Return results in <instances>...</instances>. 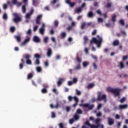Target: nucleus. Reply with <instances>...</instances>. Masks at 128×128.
Wrapping results in <instances>:
<instances>
[{
	"label": "nucleus",
	"instance_id": "f257e3e1",
	"mask_svg": "<svg viewBox=\"0 0 128 128\" xmlns=\"http://www.w3.org/2000/svg\"><path fill=\"white\" fill-rule=\"evenodd\" d=\"M106 90L108 92H112L114 94V98L118 97V98H120V92H122V89L120 88H112L108 86L106 88Z\"/></svg>",
	"mask_w": 128,
	"mask_h": 128
},
{
	"label": "nucleus",
	"instance_id": "f03ea898",
	"mask_svg": "<svg viewBox=\"0 0 128 128\" xmlns=\"http://www.w3.org/2000/svg\"><path fill=\"white\" fill-rule=\"evenodd\" d=\"M97 94V98L95 99L94 98H92L91 100L92 102L94 103L96 102H102V100H106V95H102V92H98Z\"/></svg>",
	"mask_w": 128,
	"mask_h": 128
},
{
	"label": "nucleus",
	"instance_id": "7ed1b4c3",
	"mask_svg": "<svg viewBox=\"0 0 128 128\" xmlns=\"http://www.w3.org/2000/svg\"><path fill=\"white\" fill-rule=\"evenodd\" d=\"M22 58H25L26 60V64H32V60H30V58H32V56L30 54H24L22 56Z\"/></svg>",
	"mask_w": 128,
	"mask_h": 128
},
{
	"label": "nucleus",
	"instance_id": "20e7f679",
	"mask_svg": "<svg viewBox=\"0 0 128 128\" xmlns=\"http://www.w3.org/2000/svg\"><path fill=\"white\" fill-rule=\"evenodd\" d=\"M90 104L88 103H85L84 104H80V106H83V108H88L90 110H92L94 108V104H92L90 106Z\"/></svg>",
	"mask_w": 128,
	"mask_h": 128
},
{
	"label": "nucleus",
	"instance_id": "39448f33",
	"mask_svg": "<svg viewBox=\"0 0 128 128\" xmlns=\"http://www.w3.org/2000/svg\"><path fill=\"white\" fill-rule=\"evenodd\" d=\"M13 16H14V18L13 19V20L14 22L18 24V22H22V18L20 16V15H18V13H14Z\"/></svg>",
	"mask_w": 128,
	"mask_h": 128
},
{
	"label": "nucleus",
	"instance_id": "423d86ee",
	"mask_svg": "<svg viewBox=\"0 0 128 128\" xmlns=\"http://www.w3.org/2000/svg\"><path fill=\"white\" fill-rule=\"evenodd\" d=\"M92 26V22L86 23V22H84L82 23L80 28L81 30H84V28H88V26Z\"/></svg>",
	"mask_w": 128,
	"mask_h": 128
},
{
	"label": "nucleus",
	"instance_id": "0eeeda50",
	"mask_svg": "<svg viewBox=\"0 0 128 128\" xmlns=\"http://www.w3.org/2000/svg\"><path fill=\"white\" fill-rule=\"evenodd\" d=\"M34 57L36 58L35 62H34V64H36L37 66H38L40 64V58L42 57L40 56V54H36L34 55Z\"/></svg>",
	"mask_w": 128,
	"mask_h": 128
},
{
	"label": "nucleus",
	"instance_id": "6e6552de",
	"mask_svg": "<svg viewBox=\"0 0 128 128\" xmlns=\"http://www.w3.org/2000/svg\"><path fill=\"white\" fill-rule=\"evenodd\" d=\"M42 86L44 88L41 90L42 94H48V86L44 84H43Z\"/></svg>",
	"mask_w": 128,
	"mask_h": 128
},
{
	"label": "nucleus",
	"instance_id": "1a4fd4ad",
	"mask_svg": "<svg viewBox=\"0 0 128 128\" xmlns=\"http://www.w3.org/2000/svg\"><path fill=\"white\" fill-rule=\"evenodd\" d=\"M42 18V15L39 14L37 16L36 19V24H40V20Z\"/></svg>",
	"mask_w": 128,
	"mask_h": 128
},
{
	"label": "nucleus",
	"instance_id": "9d476101",
	"mask_svg": "<svg viewBox=\"0 0 128 128\" xmlns=\"http://www.w3.org/2000/svg\"><path fill=\"white\" fill-rule=\"evenodd\" d=\"M34 14V10L32 9L30 10V12L27 13L26 15V18L28 20H29V18H30V16Z\"/></svg>",
	"mask_w": 128,
	"mask_h": 128
},
{
	"label": "nucleus",
	"instance_id": "9b49d317",
	"mask_svg": "<svg viewBox=\"0 0 128 128\" xmlns=\"http://www.w3.org/2000/svg\"><path fill=\"white\" fill-rule=\"evenodd\" d=\"M64 82V79L62 78H60L57 82V86H62V84Z\"/></svg>",
	"mask_w": 128,
	"mask_h": 128
},
{
	"label": "nucleus",
	"instance_id": "f8f14e48",
	"mask_svg": "<svg viewBox=\"0 0 128 128\" xmlns=\"http://www.w3.org/2000/svg\"><path fill=\"white\" fill-rule=\"evenodd\" d=\"M87 16L88 18H92L94 16V12L92 11H90L87 14Z\"/></svg>",
	"mask_w": 128,
	"mask_h": 128
},
{
	"label": "nucleus",
	"instance_id": "ddd939ff",
	"mask_svg": "<svg viewBox=\"0 0 128 128\" xmlns=\"http://www.w3.org/2000/svg\"><path fill=\"white\" fill-rule=\"evenodd\" d=\"M118 66L120 70H122V68H124V62H118Z\"/></svg>",
	"mask_w": 128,
	"mask_h": 128
},
{
	"label": "nucleus",
	"instance_id": "4468645a",
	"mask_svg": "<svg viewBox=\"0 0 128 128\" xmlns=\"http://www.w3.org/2000/svg\"><path fill=\"white\" fill-rule=\"evenodd\" d=\"M33 40L34 42H40V39L38 36H34L33 38Z\"/></svg>",
	"mask_w": 128,
	"mask_h": 128
},
{
	"label": "nucleus",
	"instance_id": "2eb2a0df",
	"mask_svg": "<svg viewBox=\"0 0 128 128\" xmlns=\"http://www.w3.org/2000/svg\"><path fill=\"white\" fill-rule=\"evenodd\" d=\"M96 37L99 38L100 40L99 42H97L96 44H97L98 48H100V44H102V38H100V35H97Z\"/></svg>",
	"mask_w": 128,
	"mask_h": 128
},
{
	"label": "nucleus",
	"instance_id": "dca6fc26",
	"mask_svg": "<svg viewBox=\"0 0 128 128\" xmlns=\"http://www.w3.org/2000/svg\"><path fill=\"white\" fill-rule=\"evenodd\" d=\"M108 124L109 126H112L114 124V120L112 118H108Z\"/></svg>",
	"mask_w": 128,
	"mask_h": 128
},
{
	"label": "nucleus",
	"instance_id": "f3484780",
	"mask_svg": "<svg viewBox=\"0 0 128 128\" xmlns=\"http://www.w3.org/2000/svg\"><path fill=\"white\" fill-rule=\"evenodd\" d=\"M112 44L114 46H116L120 44V41L118 40H114Z\"/></svg>",
	"mask_w": 128,
	"mask_h": 128
},
{
	"label": "nucleus",
	"instance_id": "a211bd4d",
	"mask_svg": "<svg viewBox=\"0 0 128 128\" xmlns=\"http://www.w3.org/2000/svg\"><path fill=\"white\" fill-rule=\"evenodd\" d=\"M30 40V38H28L24 40L23 42L22 43V46H24V44H26Z\"/></svg>",
	"mask_w": 128,
	"mask_h": 128
},
{
	"label": "nucleus",
	"instance_id": "6ab92c4d",
	"mask_svg": "<svg viewBox=\"0 0 128 128\" xmlns=\"http://www.w3.org/2000/svg\"><path fill=\"white\" fill-rule=\"evenodd\" d=\"M111 20L113 24H114V22H116V14H114L113 16H112Z\"/></svg>",
	"mask_w": 128,
	"mask_h": 128
},
{
	"label": "nucleus",
	"instance_id": "aec40b11",
	"mask_svg": "<svg viewBox=\"0 0 128 128\" xmlns=\"http://www.w3.org/2000/svg\"><path fill=\"white\" fill-rule=\"evenodd\" d=\"M58 106H60L58 102H56V105L55 106H54L52 104H50V108H58Z\"/></svg>",
	"mask_w": 128,
	"mask_h": 128
},
{
	"label": "nucleus",
	"instance_id": "412c9836",
	"mask_svg": "<svg viewBox=\"0 0 128 128\" xmlns=\"http://www.w3.org/2000/svg\"><path fill=\"white\" fill-rule=\"evenodd\" d=\"M119 108L120 110H126V108H128V104H124L122 105H120Z\"/></svg>",
	"mask_w": 128,
	"mask_h": 128
},
{
	"label": "nucleus",
	"instance_id": "4be33fe9",
	"mask_svg": "<svg viewBox=\"0 0 128 128\" xmlns=\"http://www.w3.org/2000/svg\"><path fill=\"white\" fill-rule=\"evenodd\" d=\"M27 4H24V5H23L22 6V14H26V6Z\"/></svg>",
	"mask_w": 128,
	"mask_h": 128
},
{
	"label": "nucleus",
	"instance_id": "5701e85b",
	"mask_svg": "<svg viewBox=\"0 0 128 128\" xmlns=\"http://www.w3.org/2000/svg\"><path fill=\"white\" fill-rule=\"evenodd\" d=\"M52 48H49L48 50V52H47V56H52Z\"/></svg>",
	"mask_w": 128,
	"mask_h": 128
},
{
	"label": "nucleus",
	"instance_id": "b1692460",
	"mask_svg": "<svg viewBox=\"0 0 128 128\" xmlns=\"http://www.w3.org/2000/svg\"><path fill=\"white\" fill-rule=\"evenodd\" d=\"M14 38H16L18 42H20V40H22V38H20V36H15Z\"/></svg>",
	"mask_w": 128,
	"mask_h": 128
},
{
	"label": "nucleus",
	"instance_id": "393cba45",
	"mask_svg": "<svg viewBox=\"0 0 128 128\" xmlns=\"http://www.w3.org/2000/svg\"><path fill=\"white\" fill-rule=\"evenodd\" d=\"M60 36L62 38H66V32H62L60 34Z\"/></svg>",
	"mask_w": 128,
	"mask_h": 128
},
{
	"label": "nucleus",
	"instance_id": "a878e982",
	"mask_svg": "<svg viewBox=\"0 0 128 128\" xmlns=\"http://www.w3.org/2000/svg\"><path fill=\"white\" fill-rule=\"evenodd\" d=\"M73 118L75 120H80V116L76 114H74Z\"/></svg>",
	"mask_w": 128,
	"mask_h": 128
},
{
	"label": "nucleus",
	"instance_id": "bb28decb",
	"mask_svg": "<svg viewBox=\"0 0 128 128\" xmlns=\"http://www.w3.org/2000/svg\"><path fill=\"white\" fill-rule=\"evenodd\" d=\"M94 86V83H90L89 84H88V89L92 88Z\"/></svg>",
	"mask_w": 128,
	"mask_h": 128
},
{
	"label": "nucleus",
	"instance_id": "cd10ccee",
	"mask_svg": "<svg viewBox=\"0 0 128 128\" xmlns=\"http://www.w3.org/2000/svg\"><path fill=\"white\" fill-rule=\"evenodd\" d=\"M39 32L41 34H44V28H40Z\"/></svg>",
	"mask_w": 128,
	"mask_h": 128
},
{
	"label": "nucleus",
	"instance_id": "c85d7f7f",
	"mask_svg": "<svg viewBox=\"0 0 128 128\" xmlns=\"http://www.w3.org/2000/svg\"><path fill=\"white\" fill-rule=\"evenodd\" d=\"M118 22L121 26H124V19H121L118 21Z\"/></svg>",
	"mask_w": 128,
	"mask_h": 128
},
{
	"label": "nucleus",
	"instance_id": "c756f323",
	"mask_svg": "<svg viewBox=\"0 0 128 128\" xmlns=\"http://www.w3.org/2000/svg\"><path fill=\"white\" fill-rule=\"evenodd\" d=\"M76 60L79 63L82 62V59L80 58V56L77 54L76 57Z\"/></svg>",
	"mask_w": 128,
	"mask_h": 128
},
{
	"label": "nucleus",
	"instance_id": "7c9ffc66",
	"mask_svg": "<svg viewBox=\"0 0 128 128\" xmlns=\"http://www.w3.org/2000/svg\"><path fill=\"white\" fill-rule=\"evenodd\" d=\"M32 78H34V74L32 73H30L27 76V80H30Z\"/></svg>",
	"mask_w": 128,
	"mask_h": 128
},
{
	"label": "nucleus",
	"instance_id": "2f4dec72",
	"mask_svg": "<svg viewBox=\"0 0 128 128\" xmlns=\"http://www.w3.org/2000/svg\"><path fill=\"white\" fill-rule=\"evenodd\" d=\"M111 7H112V2H108L106 6V8H111Z\"/></svg>",
	"mask_w": 128,
	"mask_h": 128
},
{
	"label": "nucleus",
	"instance_id": "473e14b6",
	"mask_svg": "<svg viewBox=\"0 0 128 128\" xmlns=\"http://www.w3.org/2000/svg\"><path fill=\"white\" fill-rule=\"evenodd\" d=\"M82 8H77L76 10V14H80V12H82Z\"/></svg>",
	"mask_w": 128,
	"mask_h": 128
},
{
	"label": "nucleus",
	"instance_id": "72a5a7b5",
	"mask_svg": "<svg viewBox=\"0 0 128 128\" xmlns=\"http://www.w3.org/2000/svg\"><path fill=\"white\" fill-rule=\"evenodd\" d=\"M126 97H122L120 100V102L121 104H124V102H126Z\"/></svg>",
	"mask_w": 128,
	"mask_h": 128
},
{
	"label": "nucleus",
	"instance_id": "f704fd0d",
	"mask_svg": "<svg viewBox=\"0 0 128 128\" xmlns=\"http://www.w3.org/2000/svg\"><path fill=\"white\" fill-rule=\"evenodd\" d=\"M44 44H48V37L46 36L44 38Z\"/></svg>",
	"mask_w": 128,
	"mask_h": 128
},
{
	"label": "nucleus",
	"instance_id": "c9c22d12",
	"mask_svg": "<svg viewBox=\"0 0 128 128\" xmlns=\"http://www.w3.org/2000/svg\"><path fill=\"white\" fill-rule=\"evenodd\" d=\"M36 70L38 72H42V67L38 66L36 68Z\"/></svg>",
	"mask_w": 128,
	"mask_h": 128
},
{
	"label": "nucleus",
	"instance_id": "e433bc0d",
	"mask_svg": "<svg viewBox=\"0 0 128 128\" xmlns=\"http://www.w3.org/2000/svg\"><path fill=\"white\" fill-rule=\"evenodd\" d=\"M74 118H72L70 119L69 120V124H74Z\"/></svg>",
	"mask_w": 128,
	"mask_h": 128
},
{
	"label": "nucleus",
	"instance_id": "4c0bfd02",
	"mask_svg": "<svg viewBox=\"0 0 128 128\" xmlns=\"http://www.w3.org/2000/svg\"><path fill=\"white\" fill-rule=\"evenodd\" d=\"M54 26L56 28H58V21L55 20L54 21Z\"/></svg>",
	"mask_w": 128,
	"mask_h": 128
},
{
	"label": "nucleus",
	"instance_id": "58836bf2",
	"mask_svg": "<svg viewBox=\"0 0 128 128\" xmlns=\"http://www.w3.org/2000/svg\"><path fill=\"white\" fill-rule=\"evenodd\" d=\"M92 42H94V44H97V42L99 43L100 42V40H97L96 38H93V39H92Z\"/></svg>",
	"mask_w": 128,
	"mask_h": 128
},
{
	"label": "nucleus",
	"instance_id": "ea45409f",
	"mask_svg": "<svg viewBox=\"0 0 128 128\" xmlns=\"http://www.w3.org/2000/svg\"><path fill=\"white\" fill-rule=\"evenodd\" d=\"M10 30L11 32H16V28H14V26H12L10 28Z\"/></svg>",
	"mask_w": 128,
	"mask_h": 128
},
{
	"label": "nucleus",
	"instance_id": "a19ab883",
	"mask_svg": "<svg viewBox=\"0 0 128 128\" xmlns=\"http://www.w3.org/2000/svg\"><path fill=\"white\" fill-rule=\"evenodd\" d=\"M98 24H100V22H104V20L102 18H98Z\"/></svg>",
	"mask_w": 128,
	"mask_h": 128
},
{
	"label": "nucleus",
	"instance_id": "79ce46f5",
	"mask_svg": "<svg viewBox=\"0 0 128 128\" xmlns=\"http://www.w3.org/2000/svg\"><path fill=\"white\" fill-rule=\"evenodd\" d=\"M76 114H82V111L80 109H78L76 110Z\"/></svg>",
	"mask_w": 128,
	"mask_h": 128
},
{
	"label": "nucleus",
	"instance_id": "37998d69",
	"mask_svg": "<svg viewBox=\"0 0 128 128\" xmlns=\"http://www.w3.org/2000/svg\"><path fill=\"white\" fill-rule=\"evenodd\" d=\"M76 92L77 96H80V94H82V92H80V91L78 90V89L76 90Z\"/></svg>",
	"mask_w": 128,
	"mask_h": 128
},
{
	"label": "nucleus",
	"instance_id": "c03bdc74",
	"mask_svg": "<svg viewBox=\"0 0 128 128\" xmlns=\"http://www.w3.org/2000/svg\"><path fill=\"white\" fill-rule=\"evenodd\" d=\"M100 119L96 118V124H97V126H98V124H100Z\"/></svg>",
	"mask_w": 128,
	"mask_h": 128
},
{
	"label": "nucleus",
	"instance_id": "a18cd8bd",
	"mask_svg": "<svg viewBox=\"0 0 128 128\" xmlns=\"http://www.w3.org/2000/svg\"><path fill=\"white\" fill-rule=\"evenodd\" d=\"M73 100L76 102H78V98L76 96H74L73 97Z\"/></svg>",
	"mask_w": 128,
	"mask_h": 128
},
{
	"label": "nucleus",
	"instance_id": "49530a36",
	"mask_svg": "<svg viewBox=\"0 0 128 128\" xmlns=\"http://www.w3.org/2000/svg\"><path fill=\"white\" fill-rule=\"evenodd\" d=\"M38 26H35L33 28L34 32H36V30H38Z\"/></svg>",
	"mask_w": 128,
	"mask_h": 128
},
{
	"label": "nucleus",
	"instance_id": "de8ad7c7",
	"mask_svg": "<svg viewBox=\"0 0 128 128\" xmlns=\"http://www.w3.org/2000/svg\"><path fill=\"white\" fill-rule=\"evenodd\" d=\"M96 14H100V16H102V11H100V10L98 9L96 11Z\"/></svg>",
	"mask_w": 128,
	"mask_h": 128
},
{
	"label": "nucleus",
	"instance_id": "09e8293b",
	"mask_svg": "<svg viewBox=\"0 0 128 128\" xmlns=\"http://www.w3.org/2000/svg\"><path fill=\"white\" fill-rule=\"evenodd\" d=\"M92 66L94 68V70H96V68H98V66L94 62L92 63Z\"/></svg>",
	"mask_w": 128,
	"mask_h": 128
},
{
	"label": "nucleus",
	"instance_id": "8fccbe9b",
	"mask_svg": "<svg viewBox=\"0 0 128 128\" xmlns=\"http://www.w3.org/2000/svg\"><path fill=\"white\" fill-rule=\"evenodd\" d=\"M72 82L73 84H76V82H78V79L76 78H73Z\"/></svg>",
	"mask_w": 128,
	"mask_h": 128
},
{
	"label": "nucleus",
	"instance_id": "3c124183",
	"mask_svg": "<svg viewBox=\"0 0 128 128\" xmlns=\"http://www.w3.org/2000/svg\"><path fill=\"white\" fill-rule=\"evenodd\" d=\"M98 30L96 29H94L93 32H92V36H95V34H96Z\"/></svg>",
	"mask_w": 128,
	"mask_h": 128
},
{
	"label": "nucleus",
	"instance_id": "603ef678",
	"mask_svg": "<svg viewBox=\"0 0 128 128\" xmlns=\"http://www.w3.org/2000/svg\"><path fill=\"white\" fill-rule=\"evenodd\" d=\"M91 56H92V58H93V60H98V57L92 54ZM96 62H98V60H96Z\"/></svg>",
	"mask_w": 128,
	"mask_h": 128
},
{
	"label": "nucleus",
	"instance_id": "864d4df0",
	"mask_svg": "<svg viewBox=\"0 0 128 128\" xmlns=\"http://www.w3.org/2000/svg\"><path fill=\"white\" fill-rule=\"evenodd\" d=\"M4 20H8V14H4L3 15Z\"/></svg>",
	"mask_w": 128,
	"mask_h": 128
},
{
	"label": "nucleus",
	"instance_id": "5fc2aeb1",
	"mask_svg": "<svg viewBox=\"0 0 128 128\" xmlns=\"http://www.w3.org/2000/svg\"><path fill=\"white\" fill-rule=\"evenodd\" d=\"M26 34H32V29L29 28L28 32H26Z\"/></svg>",
	"mask_w": 128,
	"mask_h": 128
},
{
	"label": "nucleus",
	"instance_id": "6e6d98bb",
	"mask_svg": "<svg viewBox=\"0 0 128 128\" xmlns=\"http://www.w3.org/2000/svg\"><path fill=\"white\" fill-rule=\"evenodd\" d=\"M128 56H122V60L123 61H124V60H128Z\"/></svg>",
	"mask_w": 128,
	"mask_h": 128
},
{
	"label": "nucleus",
	"instance_id": "4d7b16f0",
	"mask_svg": "<svg viewBox=\"0 0 128 128\" xmlns=\"http://www.w3.org/2000/svg\"><path fill=\"white\" fill-rule=\"evenodd\" d=\"M84 40L85 42H88V38L86 36H84Z\"/></svg>",
	"mask_w": 128,
	"mask_h": 128
},
{
	"label": "nucleus",
	"instance_id": "13d9d810",
	"mask_svg": "<svg viewBox=\"0 0 128 128\" xmlns=\"http://www.w3.org/2000/svg\"><path fill=\"white\" fill-rule=\"evenodd\" d=\"M69 5L70 8H74L76 5V2L70 3Z\"/></svg>",
	"mask_w": 128,
	"mask_h": 128
},
{
	"label": "nucleus",
	"instance_id": "bf43d9fd",
	"mask_svg": "<svg viewBox=\"0 0 128 128\" xmlns=\"http://www.w3.org/2000/svg\"><path fill=\"white\" fill-rule=\"evenodd\" d=\"M97 126H98V128H104V124H98L97 125Z\"/></svg>",
	"mask_w": 128,
	"mask_h": 128
},
{
	"label": "nucleus",
	"instance_id": "052dcab7",
	"mask_svg": "<svg viewBox=\"0 0 128 128\" xmlns=\"http://www.w3.org/2000/svg\"><path fill=\"white\" fill-rule=\"evenodd\" d=\"M80 64H78L77 66H76L75 70H80Z\"/></svg>",
	"mask_w": 128,
	"mask_h": 128
},
{
	"label": "nucleus",
	"instance_id": "680f3d73",
	"mask_svg": "<svg viewBox=\"0 0 128 128\" xmlns=\"http://www.w3.org/2000/svg\"><path fill=\"white\" fill-rule=\"evenodd\" d=\"M12 4H18V0H12Z\"/></svg>",
	"mask_w": 128,
	"mask_h": 128
},
{
	"label": "nucleus",
	"instance_id": "e2e57ef3",
	"mask_svg": "<svg viewBox=\"0 0 128 128\" xmlns=\"http://www.w3.org/2000/svg\"><path fill=\"white\" fill-rule=\"evenodd\" d=\"M72 100H73V97H72L71 96H68V100H69V102H72Z\"/></svg>",
	"mask_w": 128,
	"mask_h": 128
},
{
	"label": "nucleus",
	"instance_id": "0e129e2a",
	"mask_svg": "<svg viewBox=\"0 0 128 128\" xmlns=\"http://www.w3.org/2000/svg\"><path fill=\"white\" fill-rule=\"evenodd\" d=\"M56 118V113H54V112H52V118Z\"/></svg>",
	"mask_w": 128,
	"mask_h": 128
},
{
	"label": "nucleus",
	"instance_id": "69168bd1",
	"mask_svg": "<svg viewBox=\"0 0 128 128\" xmlns=\"http://www.w3.org/2000/svg\"><path fill=\"white\" fill-rule=\"evenodd\" d=\"M44 66H46V68H48V61L46 60L44 62Z\"/></svg>",
	"mask_w": 128,
	"mask_h": 128
},
{
	"label": "nucleus",
	"instance_id": "338daca9",
	"mask_svg": "<svg viewBox=\"0 0 128 128\" xmlns=\"http://www.w3.org/2000/svg\"><path fill=\"white\" fill-rule=\"evenodd\" d=\"M66 110L67 112H70V107L66 106Z\"/></svg>",
	"mask_w": 128,
	"mask_h": 128
},
{
	"label": "nucleus",
	"instance_id": "774afa93",
	"mask_svg": "<svg viewBox=\"0 0 128 128\" xmlns=\"http://www.w3.org/2000/svg\"><path fill=\"white\" fill-rule=\"evenodd\" d=\"M59 128H64V124H62V123L59 124Z\"/></svg>",
	"mask_w": 128,
	"mask_h": 128
}]
</instances>
